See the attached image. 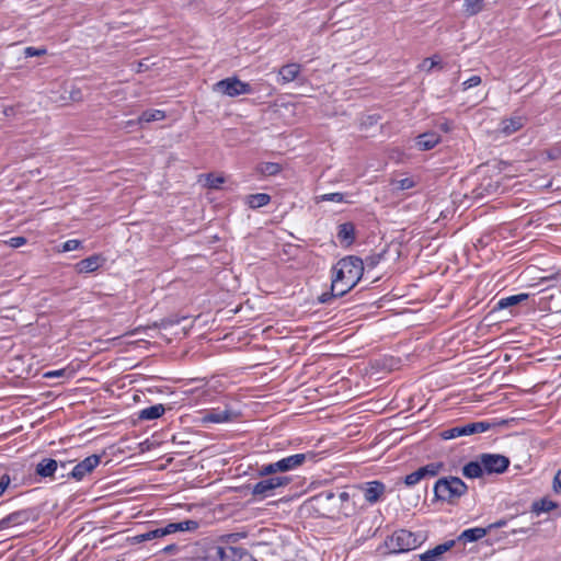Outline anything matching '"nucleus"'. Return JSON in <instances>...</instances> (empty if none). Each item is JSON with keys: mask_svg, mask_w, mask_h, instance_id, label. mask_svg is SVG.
Masks as SVG:
<instances>
[{"mask_svg": "<svg viewBox=\"0 0 561 561\" xmlns=\"http://www.w3.org/2000/svg\"><path fill=\"white\" fill-rule=\"evenodd\" d=\"M310 502L322 516L335 517L342 513L347 515L344 505L350 502V494L344 491L335 493L332 490H324L312 496Z\"/></svg>", "mask_w": 561, "mask_h": 561, "instance_id": "nucleus-1", "label": "nucleus"}, {"mask_svg": "<svg viewBox=\"0 0 561 561\" xmlns=\"http://www.w3.org/2000/svg\"><path fill=\"white\" fill-rule=\"evenodd\" d=\"M434 500L448 504H457L467 491V484L458 477H443L434 484Z\"/></svg>", "mask_w": 561, "mask_h": 561, "instance_id": "nucleus-2", "label": "nucleus"}, {"mask_svg": "<svg viewBox=\"0 0 561 561\" xmlns=\"http://www.w3.org/2000/svg\"><path fill=\"white\" fill-rule=\"evenodd\" d=\"M339 265H343L345 273V288L337 291V295L344 296L352 290L364 275V261L356 255H346L339 260Z\"/></svg>", "mask_w": 561, "mask_h": 561, "instance_id": "nucleus-3", "label": "nucleus"}, {"mask_svg": "<svg viewBox=\"0 0 561 561\" xmlns=\"http://www.w3.org/2000/svg\"><path fill=\"white\" fill-rule=\"evenodd\" d=\"M507 420H501L497 422H486V421H480V422H471L466 423L462 425H457L450 428H447L440 433V436L443 439H453L461 436H469L476 433H483L489 431L490 428L494 426H502L507 425Z\"/></svg>", "mask_w": 561, "mask_h": 561, "instance_id": "nucleus-4", "label": "nucleus"}, {"mask_svg": "<svg viewBox=\"0 0 561 561\" xmlns=\"http://www.w3.org/2000/svg\"><path fill=\"white\" fill-rule=\"evenodd\" d=\"M421 536L408 529L396 530L386 540L387 547L392 553L408 552L421 546Z\"/></svg>", "mask_w": 561, "mask_h": 561, "instance_id": "nucleus-5", "label": "nucleus"}, {"mask_svg": "<svg viewBox=\"0 0 561 561\" xmlns=\"http://www.w3.org/2000/svg\"><path fill=\"white\" fill-rule=\"evenodd\" d=\"M445 470V463L443 461L428 462L425 466L420 467L415 471L407 474L403 479V483L407 486H414L423 480H428L437 477Z\"/></svg>", "mask_w": 561, "mask_h": 561, "instance_id": "nucleus-6", "label": "nucleus"}, {"mask_svg": "<svg viewBox=\"0 0 561 561\" xmlns=\"http://www.w3.org/2000/svg\"><path fill=\"white\" fill-rule=\"evenodd\" d=\"M291 482L287 476L268 477L256 482L252 488V494L262 499L274 495V491L284 488Z\"/></svg>", "mask_w": 561, "mask_h": 561, "instance_id": "nucleus-7", "label": "nucleus"}, {"mask_svg": "<svg viewBox=\"0 0 561 561\" xmlns=\"http://www.w3.org/2000/svg\"><path fill=\"white\" fill-rule=\"evenodd\" d=\"M38 518L39 511L35 507L19 510L0 519V530L36 522Z\"/></svg>", "mask_w": 561, "mask_h": 561, "instance_id": "nucleus-8", "label": "nucleus"}, {"mask_svg": "<svg viewBox=\"0 0 561 561\" xmlns=\"http://www.w3.org/2000/svg\"><path fill=\"white\" fill-rule=\"evenodd\" d=\"M215 90L230 98L250 94L253 92L252 87L248 82H243L237 77H230L218 81L215 84Z\"/></svg>", "mask_w": 561, "mask_h": 561, "instance_id": "nucleus-9", "label": "nucleus"}, {"mask_svg": "<svg viewBox=\"0 0 561 561\" xmlns=\"http://www.w3.org/2000/svg\"><path fill=\"white\" fill-rule=\"evenodd\" d=\"M480 460L484 473H503L510 466L507 457L497 454H482Z\"/></svg>", "mask_w": 561, "mask_h": 561, "instance_id": "nucleus-10", "label": "nucleus"}, {"mask_svg": "<svg viewBox=\"0 0 561 561\" xmlns=\"http://www.w3.org/2000/svg\"><path fill=\"white\" fill-rule=\"evenodd\" d=\"M313 458L314 455L312 453L295 454L275 461V467L277 472H287L299 468L307 459L312 460Z\"/></svg>", "mask_w": 561, "mask_h": 561, "instance_id": "nucleus-11", "label": "nucleus"}, {"mask_svg": "<svg viewBox=\"0 0 561 561\" xmlns=\"http://www.w3.org/2000/svg\"><path fill=\"white\" fill-rule=\"evenodd\" d=\"M101 456L99 455H91L77 463L72 469L70 470L71 478L76 479L77 481L82 480L88 473L92 472L100 463Z\"/></svg>", "mask_w": 561, "mask_h": 561, "instance_id": "nucleus-12", "label": "nucleus"}, {"mask_svg": "<svg viewBox=\"0 0 561 561\" xmlns=\"http://www.w3.org/2000/svg\"><path fill=\"white\" fill-rule=\"evenodd\" d=\"M211 551L215 561H238L244 553L242 548L232 546H216Z\"/></svg>", "mask_w": 561, "mask_h": 561, "instance_id": "nucleus-13", "label": "nucleus"}, {"mask_svg": "<svg viewBox=\"0 0 561 561\" xmlns=\"http://www.w3.org/2000/svg\"><path fill=\"white\" fill-rule=\"evenodd\" d=\"M105 262L106 259L102 254H92L76 263L75 268L80 274H88L98 271Z\"/></svg>", "mask_w": 561, "mask_h": 561, "instance_id": "nucleus-14", "label": "nucleus"}, {"mask_svg": "<svg viewBox=\"0 0 561 561\" xmlns=\"http://www.w3.org/2000/svg\"><path fill=\"white\" fill-rule=\"evenodd\" d=\"M238 413L231 411L230 409H213L207 411L203 417V423H225L232 422L238 417Z\"/></svg>", "mask_w": 561, "mask_h": 561, "instance_id": "nucleus-15", "label": "nucleus"}, {"mask_svg": "<svg viewBox=\"0 0 561 561\" xmlns=\"http://www.w3.org/2000/svg\"><path fill=\"white\" fill-rule=\"evenodd\" d=\"M336 237L343 248H350L356 241L355 225L351 221L340 224L337 226Z\"/></svg>", "mask_w": 561, "mask_h": 561, "instance_id": "nucleus-16", "label": "nucleus"}, {"mask_svg": "<svg viewBox=\"0 0 561 561\" xmlns=\"http://www.w3.org/2000/svg\"><path fill=\"white\" fill-rule=\"evenodd\" d=\"M386 486L380 481H369L363 486L364 497L368 503H377L385 493Z\"/></svg>", "mask_w": 561, "mask_h": 561, "instance_id": "nucleus-17", "label": "nucleus"}, {"mask_svg": "<svg viewBox=\"0 0 561 561\" xmlns=\"http://www.w3.org/2000/svg\"><path fill=\"white\" fill-rule=\"evenodd\" d=\"M164 536H168V534L165 531V526L158 527L154 529H149L145 533L129 536V537H127V542H129L130 545H138V543H142L146 541H152V540L162 538Z\"/></svg>", "mask_w": 561, "mask_h": 561, "instance_id": "nucleus-18", "label": "nucleus"}, {"mask_svg": "<svg viewBox=\"0 0 561 561\" xmlns=\"http://www.w3.org/2000/svg\"><path fill=\"white\" fill-rule=\"evenodd\" d=\"M301 72V66L296 62L286 64L278 70L277 81L280 84H287L298 78Z\"/></svg>", "mask_w": 561, "mask_h": 561, "instance_id": "nucleus-19", "label": "nucleus"}, {"mask_svg": "<svg viewBox=\"0 0 561 561\" xmlns=\"http://www.w3.org/2000/svg\"><path fill=\"white\" fill-rule=\"evenodd\" d=\"M440 136L435 131H426L419 135L415 139L416 147L422 150H431L440 142Z\"/></svg>", "mask_w": 561, "mask_h": 561, "instance_id": "nucleus-20", "label": "nucleus"}, {"mask_svg": "<svg viewBox=\"0 0 561 561\" xmlns=\"http://www.w3.org/2000/svg\"><path fill=\"white\" fill-rule=\"evenodd\" d=\"M58 471V461L53 458L42 459L35 468L36 474L42 478H56Z\"/></svg>", "mask_w": 561, "mask_h": 561, "instance_id": "nucleus-21", "label": "nucleus"}, {"mask_svg": "<svg viewBox=\"0 0 561 561\" xmlns=\"http://www.w3.org/2000/svg\"><path fill=\"white\" fill-rule=\"evenodd\" d=\"M526 118L523 116H512L510 118L502 119L500 124V131L510 136L524 127Z\"/></svg>", "mask_w": 561, "mask_h": 561, "instance_id": "nucleus-22", "label": "nucleus"}, {"mask_svg": "<svg viewBox=\"0 0 561 561\" xmlns=\"http://www.w3.org/2000/svg\"><path fill=\"white\" fill-rule=\"evenodd\" d=\"M501 183L491 178H485L477 187V195L480 197L492 196L500 192Z\"/></svg>", "mask_w": 561, "mask_h": 561, "instance_id": "nucleus-23", "label": "nucleus"}, {"mask_svg": "<svg viewBox=\"0 0 561 561\" xmlns=\"http://www.w3.org/2000/svg\"><path fill=\"white\" fill-rule=\"evenodd\" d=\"M165 412L163 404H154L145 409H141L137 415L139 421H152L161 417Z\"/></svg>", "mask_w": 561, "mask_h": 561, "instance_id": "nucleus-24", "label": "nucleus"}, {"mask_svg": "<svg viewBox=\"0 0 561 561\" xmlns=\"http://www.w3.org/2000/svg\"><path fill=\"white\" fill-rule=\"evenodd\" d=\"M198 528V523L193 519H186L179 523H169L165 525V531L168 535L178 533V531H193Z\"/></svg>", "mask_w": 561, "mask_h": 561, "instance_id": "nucleus-25", "label": "nucleus"}, {"mask_svg": "<svg viewBox=\"0 0 561 561\" xmlns=\"http://www.w3.org/2000/svg\"><path fill=\"white\" fill-rule=\"evenodd\" d=\"M528 297H529L528 294L522 293V294H518V295H512V296H508V297L501 298V299L497 300V302L493 307V310L494 311L503 310V309H506L508 307L516 306V305L520 304L522 301L528 299Z\"/></svg>", "mask_w": 561, "mask_h": 561, "instance_id": "nucleus-26", "label": "nucleus"}, {"mask_svg": "<svg viewBox=\"0 0 561 561\" xmlns=\"http://www.w3.org/2000/svg\"><path fill=\"white\" fill-rule=\"evenodd\" d=\"M271 202V196L266 193L250 194L245 197L247 205L252 209L266 206Z\"/></svg>", "mask_w": 561, "mask_h": 561, "instance_id": "nucleus-27", "label": "nucleus"}, {"mask_svg": "<svg viewBox=\"0 0 561 561\" xmlns=\"http://www.w3.org/2000/svg\"><path fill=\"white\" fill-rule=\"evenodd\" d=\"M488 529L482 527H474L463 530L460 536L458 537L459 540H463L466 542H473L477 541L484 536H486Z\"/></svg>", "mask_w": 561, "mask_h": 561, "instance_id": "nucleus-28", "label": "nucleus"}, {"mask_svg": "<svg viewBox=\"0 0 561 561\" xmlns=\"http://www.w3.org/2000/svg\"><path fill=\"white\" fill-rule=\"evenodd\" d=\"M484 473L481 460L470 461L462 468V474L466 478H480Z\"/></svg>", "mask_w": 561, "mask_h": 561, "instance_id": "nucleus-29", "label": "nucleus"}, {"mask_svg": "<svg viewBox=\"0 0 561 561\" xmlns=\"http://www.w3.org/2000/svg\"><path fill=\"white\" fill-rule=\"evenodd\" d=\"M165 112L161 110H147L141 113L138 118V122L141 123H151L156 121H162L165 118Z\"/></svg>", "mask_w": 561, "mask_h": 561, "instance_id": "nucleus-30", "label": "nucleus"}, {"mask_svg": "<svg viewBox=\"0 0 561 561\" xmlns=\"http://www.w3.org/2000/svg\"><path fill=\"white\" fill-rule=\"evenodd\" d=\"M558 507V504L556 502H553L552 500L550 499H547V497H543L539 501H536L533 503V512H535L536 514H540V513H546V512H550L554 508Z\"/></svg>", "mask_w": 561, "mask_h": 561, "instance_id": "nucleus-31", "label": "nucleus"}, {"mask_svg": "<svg viewBox=\"0 0 561 561\" xmlns=\"http://www.w3.org/2000/svg\"><path fill=\"white\" fill-rule=\"evenodd\" d=\"M386 254H387V250L383 249L380 252H375V253L367 255L365 259H363L364 270L365 268H368V270L375 268L381 261L385 260Z\"/></svg>", "mask_w": 561, "mask_h": 561, "instance_id": "nucleus-32", "label": "nucleus"}, {"mask_svg": "<svg viewBox=\"0 0 561 561\" xmlns=\"http://www.w3.org/2000/svg\"><path fill=\"white\" fill-rule=\"evenodd\" d=\"M434 68L443 69L442 59L438 55L425 58L419 65V69L426 72H431Z\"/></svg>", "mask_w": 561, "mask_h": 561, "instance_id": "nucleus-33", "label": "nucleus"}, {"mask_svg": "<svg viewBox=\"0 0 561 561\" xmlns=\"http://www.w3.org/2000/svg\"><path fill=\"white\" fill-rule=\"evenodd\" d=\"M334 276L332 277V289H337L340 285H345V273L343 265H339V262L332 267Z\"/></svg>", "mask_w": 561, "mask_h": 561, "instance_id": "nucleus-34", "label": "nucleus"}, {"mask_svg": "<svg viewBox=\"0 0 561 561\" xmlns=\"http://www.w3.org/2000/svg\"><path fill=\"white\" fill-rule=\"evenodd\" d=\"M455 546V540H448L444 543L437 545L431 550H427L426 553L431 556L433 560H438L437 558L443 553L447 552Z\"/></svg>", "mask_w": 561, "mask_h": 561, "instance_id": "nucleus-35", "label": "nucleus"}, {"mask_svg": "<svg viewBox=\"0 0 561 561\" xmlns=\"http://www.w3.org/2000/svg\"><path fill=\"white\" fill-rule=\"evenodd\" d=\"M463 8L468 15L478 14L483 9V0H465Z\"/></svg>", "mask_w": 561, "mask_h": 561, "instance_id": "nucleus-36", "label": "nucleus"}, {"mask_svg": "<svg viewBox=\"0 0 561 561\" xmlns=\"http://www.w3.org/2000/svg\"><path fill=\"white\" fill-rule=\"evenodd\" d=\"M259 172L263 175H276L280 172L282 168L275 162H263L257 168Z\"/></svg>", "mask_w": 561, "mask_h": 561, "instance_id": "nucleus-37", "label": "nucleus"}, {"mask_svg": "<svg viewBox=\"0 0 561 561\" xmlns=\"http://www.w3.org/2000/svg\"><path fill=\"white\" fill-rule=\"evenodd\" d=\"M319 198L322 202H333V203L346 202L345 194L340 193V192L323 194Z\"/></svg>", "mask_w": 561, "mask_h": 561, "instance_id": "nucleus-38", "label": "nucleus"}, {"mask_svg": "<svg viewBox=\"0 0 561 561\" xmlns=\"http://www.w3.org/2000/svg\"><path fill=\"white\" fill-rule=\"evenodd\" d=\"M275 473H277V469L275 467V462L263 465L259 469V474L261 477H275L274 476Z\"/></svg>", "mask_w": 561, "mask_h": 561, "instance_id": "nucleus-39", "label": "nucleus"}, {"mask_svg": "<svg viewBox=\"0 0 561 561\" xmlns=\"http://www.w3.org/2000/svg\"><path fill=\"white\" fill-rule=\"evenodd\" d=\"M71 462L72 461H58V471L56 472L58 479L71 477L70 470L68 469Z\"/></svg>", "mask_w": 561, "mask_h": 561, "instance_id": "nucleus-40", "label": "nucleus"}, {"mask_svg": "<svg viewBox=\"0 0 561 561\" xmlns=\"http://www.w3.org/2000/svg\"><path fill=\"white\" fill-rule=\"evenodd\" d=\"M47 53L46 48L28 46L24 48L25 57L43 56Z\"/></svg>", "mask_w": 561, "mask_h": 561, "instance_id": "nucleus-41", "label": "nucleus"}, {"mask_svg": "<svg viewBox=\"0 0 561 561\" xmlns=\"http://www.w3.org/2000/svg\"><path fill=\"white\" fill-rule=\"evenodd\" d=\"M81 247H82V242L80 240L70 239L62 243L61 249L64 252H70V251L78 250Z\"/></svg>", "mask_w": 561, "mask_h": 561, "instance_id": "nucleus-42", "label": "nucleus"}, {"mask_svg": "<svg viewBox=\"0 0 561 561\" xmlns=\"http://www.w3.org/2000/svg\"><path fill=\"white\" fill-rule=\"evenodd\" d=\"M396 187L401 191L410 190L415 186V182L411 178H404L396 181Z\"/></svg>", "mask_w": 561, "mask_h": 561, "instance_id": "nucleus-43", "label": "nucleus"}, {"mask_svg": "<svg viewBox=\"0 0 561 561\" xmlns=\"http://www.w3.org/2000/svg\"><path fill=\"white\" fill-rule=\"evenodd\" d=\"M481 77L480 76H471L469 79L462 82V90L466 91L468 89H471L473 87H477L481 83Z\"/></svg>", "mask_w": 561, "mask_h": 561, "instance_id": "nucleus-44", "label": "nucleus"}, {"mask_svg": "<svg viewBox=\"0 0 561 561\" xmlns=\"http://www.w3.org/2000/svg\"><path fill=\"white\" fill-rule=\"evenodd\" d=\"M337 289H335L333 291V289L331 288L330 291H327V293H323L321 294L319 297H318V301L320 304H328L330 300H332L333 298H337V297H341L340 295H337Z\"/></svg>", "mask_w": 561, "mask_h": 561, "instance_id": "nucleus-45", "label": "nucleus"}, {"mask_svg": "<svg viewBox=\"0 0 561 561\" xmlns=\"http://www.w3.org/2000/svg\"><path fill=\"white\" fill-rule=\"evenodd\" d=\"M11 477L8 473H3L0 477V497L4 494V492L10 488L11 485Z\"/></svg>", "mask_w": 561, "mask_h": 561, "instance_id": "nucleus-46", "label": "nucleus"}, {"mask_svg": "<svg viewBox=\"0 0 561 561\" xmlns=\"http://www.w3.org/2000/svg\"><path fill=\"white\" fill-rule=\"evenodd\" d=\"M66 374L72 375V371H67V369L48 370V371L43 373L42 377L43 378H55V377L65 376Z\"/></svg>", "mask_w": 561, "mask_h": 561, "instance_id": "nucleus-47", "label": "nucleus"}, {"mask_svg": "<svg viewBox=\"0 0 561 561\" xmlns=\"http://www.w3.org/2000/svg\"><path fill=\"white\" fill-rule=\"evenodd\" d=\"M207 181H208V186L210 188H219L220 184H222L225 180L221 176L208 175Z\"/></svg>", "mask_w": 561, "mask_h": 561, "instance_id": "nucleus-48", "label": "nucleus"}, {"mask_svg": "<svg viewBox=\"0 0 561 561\" xmlns=\"http://www.w3.org/2000/svg\"><path fill=\"white\" fill-rule=\"evenodd\" d=\"M552 489L557 494H561V469L557 471L553 478Z\"/></svg>", "mask_w": 561, "mask_h": 561, "instance_id": "nucleus-49", "label": "nucleus"}, {"mask_svg": "<svg viewBox=\"0 0 561 561\" xmlns=\"http://www.w3.org/2000/svg\"><path fill=\"white\" fill-rule=\"evenodd\" d=\"M26 243V239L24 237H13L9 240V244L12 248H20Z\"/></svg>", "mask_w": 561, "mask_h": 561, "instance_id": "nucleus-50", "label": "nucleus"}, {"mask_svg": "<svg viewBox=\"0 0 561 561\" xmlns=\"http://www.w3.org/2000/svg\"><path fill=\"white\" fill-rule=\"evenodd\" d=\"M506 524H507L506 519H500V520H497V522H495V523H492V524H490V525L486 527L488 533H489L490 530H492V529L504 527V526H506Z\"/></svg>", "mask_w": 561, "mask_h": 561, "instance_id": "nucleus-51", "label": "nucleus"}, {"mask_svg": "<svg viewBox=\"0 0 561 561\" xmlns=\"http://www.w3.org/2000/svg\"><path fill=\"white\" fill-rule=\"evenodd\" d=\"M451 125H453L451 122L445 121V122L440 123L438 125V127L440 130H443L445 133H449L451 130Z\"/></svg>", "mask_w": 561, "mask_h": 561, "instance_id": "nucleus-52", "label": "nucleus"}, {"mask_svg": "<svg viewBox=\"0 0 561 561\" xmlns=\"http://www.w3.org/2000/svg\"><path fill=\"white\" fill-rule=\"evenodd\" d=\"M547 156H548L549 160L558 159L560 156V150H558V149L549 150V151H547Z\"/></svg>", "mask_w": 561, "mask_h": 561, "instance_id": "nucleus-53", "label": "nucleus"}, {"mask_svg": "<svg viewBox=\"0 0 561 561\" xmlns=\"http://www.w3.org/2000/svg\"><path fill=\"white\" fill-rule=\"evenodd\" d=\"M146 330H147L146 327L139 325V327L135 328L134 330L127 332L126 335H136V334L145 332Z\"/></svg>", "mask_w": 561, "mask_h": 561, "instance_id": "nucleus-54", "label": "nucleus"}, {"mask_svg": "<svg viewBox=\"0 0 561 561\" xmlns=\"http://www.w3.org/2000/svg\"><path fill=\"white\" fill-rule=\"evenodd\" d=\"M420 561H440V560H433L431 556H428L426 552L420 556Z\"/></svg>", "mask_w": 561, "mask_h": 561, "instance_id": "nucleus-55", "label": "nucleus"}, {"mask_svg": "<svg viewBox=\"0 0 561 561\" xmlns=\"http://www.w3.org/2000/svg\"><path fill=\"white\" fill-rule=\"evenodd\" d=\"M175 545H170V546H167L162 549V551L169 553V552H172L174 549H175Z\"/></svg>", "mask_w": 561, "mask_h": 561, "instance_id": "nucleus-56", "label": "nucleus"}, {"mask_svg": "<svg viewBox=\"0 0 561 561\" xmlns=\"http://www.w3.org/2000/svg\"><path fill=\"white\" fill-rule=\"evenodd\" d=\"M205 378H192L190 379V381H204Z\"/></svg>", "mask_w": 561, "mask_h": 561, "instance_id": "nucleus-57", "label": "nucleus"}, {"mask_svg": "<svg viewBox=\"0 0 561 561\" xmlns=\"http://www.w3.org/2000/svg\"><path fill=\"white\" fill-rule=\"evenodd\" d=\"M133 375L126 376V378H129L128 382L131 385L135 382V379H131Z\"/></svg>", "mask_w": 561, "mask_h": 561, "instance_id": "nucleus-58", "label": "nucleus"}, {"mask_svg": "<svg viewBox=\"0 0 561 561\" xmlns=\"http://www.w3.org/2000/svg\"><path fill=\"white\" fill-rule=\"evenodd\" d=\"M333 504V500H327V506L330 507Z\"/></svg>", "mask_w": 561, "mask_h": 561, "instance_id": "nucleus-59", "label": "nucleus"}, {"mask_svg": "<svg viewBox=\"0 0 561 561\" xmlns=\"http://www.w3.org/2000/svg\"><path fill=\"white\" fill-rule=\"evenodd\" d=\"M344 288H345V285H342V286H340L339 290L344 289Z\"/></svg>", "mask_w": 561, "mask_h": 561, "instance_id": "nucleus-60", "label": "nucleus"}]
</instances>
